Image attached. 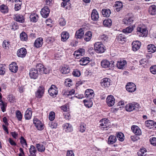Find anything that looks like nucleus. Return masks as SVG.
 <instances>
[{"label":"nucleus","instance_id":"obj_1","mask_svg":"<svg viewBox=\"0 0 156 156\" xmlns=\"http://www.w3.org/2000/svg\"><path fill=\"white\" fill-rule=\"evenodd\" d=\"M139 107L140 105L138 103L133 102L125 106V108L127 111L132 112L133 110H138Z\"/></svg>","mask_w":156,"mask_h":156},{"label":"nucleus","instance_id":"obj_2","mask_svg":"<svg viewBox=\"0 0 156 156\" xmlns=\"http://www.w3.org/2000/svg\"><path fill=\"white\" fill-rule=\"evenodd\" d=\"M136 32L140 36H144L147 35V30L145 26L143 24L139 25L137 27Z\"/></svg>","mask_w":156,"mask_h":156},{"label":"nucleus","instance_id":"obj_3","mask_svg":"<svg viewBox=\"0 0 156 156\" xmlns=\"http://www.w3.org/2000/svg\"><path fill=\"white\" fill-rule=\"evenodd\" d=\"M94 48L95 51L98 53H102L105 50L104 46L100 42H97L94 44Z\"/></svg>","mask_w":156,"mask_h":156},{"label":"nucleus","instance_id":"obj_4","mask_svg":"<svg viewBox=\"0 0 156 156\" xmlns=\"http://www.w3.org/2000/svg\"><path fill=\"white\" fill-rule=\"evenodd\" d=\"M114 62L113 61L109 62L108 60H104L101 62V65L103 68H106L113 67L114 65Z\"/></svg>","mask_w":156,"mask_h":156},{"label":"nucleus","instance_id":"obj_5","mask_svg":"<svg viewBox=\"0 0 156 156\" xmlns=\"http://www.w3.org/2000/svg\"><path fill=\"white\" fill-rule=\"evenodd\" d=\"M101 121L102 123L100 125L102 127V129L103 128V129L107 130L108 129V128L110 127L111 125L108 119H102L101 120Z\"/></svg>","mask_w":156,"mask_h":156},{"label":"nucleus","instance_id":"obj_6","mask_svg":"<svg viewBox=\"0 0 156 156\" xmlns=\"http://www.w3.org/2000/svg\"><path fill=\"white\" fill-rule=\"evenodd\" d=\"M57 88L55 85H52L48 90L49 95L53 97H55L58 94Z\"/></svg>","mask_w":156,"mask_h":156},{"label":"nucleus","instance_id":"obj_7","mask_svg":"<svg viewBox=\"0 0 156 156\" xmlns=\"http://www.w3.org/2000/svg\"><path fill=\"white\" fill-rule=\"evenodd\" d=\"M37 69H38L40 74H47L49 73L50 69L49 68H44V66L41 64H39L37 65L36 67Z\"/></svg>","mask_w":156,"mask_h":156},{"label":"nucleus","instance_id":"obj_8","mask_svg":"<svg viewBox=\"0 0 156 156\" xmlns=\"http://www.w3.org/2000/svg\"><path fill=\"white\" fill-rule=\"evenodd\" d=\"M44 92V88L43 86H40L35 93L36 97L37 98H40L43 95Z\"/></svg>","mask_w":156,"mask_h":156},{"label":"nucleus","instance_id":"obj_9","mask_svg":"<svg viewBox=\"0 0 156 156\" xmlns=\"http://www.w3.org/2000/svg\"><path fill=\"white\" fill-rule=\"evenodd\" d=\"M126 88V90L130 92H134L136 89V85L134 83L132 82L127 83Z\"/></svg>","mask_w":156,"mask_h":156},{"label":"nucleus","instance_id":"obj_10","mask_svg":"<svg viewBox=\"0 0 156 156\" xmlns=\"http://www.w3.org/2000/svg\"><path fill=\"white\" fill-rule=\"evenodd\" d=\"M38 69H31L30 70L29 73V76L31 78L33 79H36L37 78L38 75Z\"/></svg>","mask_w":156,"mask_h":156},{"label":"nucleus","instance_id":"obj_11","mask_svg":"<svg viewBox=\"0 0 156 156\" xmlns=\"http://www.w3.org/2000/svg\"><path fill=\"white\" fill-rule=\"evenodd\" d=\"M110 81L111 80L109 78H105L101 80L100 84L104 88L108 87L110 85Z\"/></svg>","mask_w":156,"mask_h":156},{"label":"nucleus","instance_id":"obj_12","mask_svg":"<svg viewBox=\"0 0 156 156\" xmlns=\"http://www.w3.org/2000/svg\"><path fill=\"white\" fill-rule=\"evenodd\" d=\"M106 101L107 105L109 107H111L115 103V99L112 95H110L107 97Z\"/></svg>","mask_w":156,"mask_h":156},{"label":"nucleus","instance_id":"obj_13","mask_svg":"<svg viewBox=\"0 0 156 156\" xmlns=\"http://www.w3.org/2000/svg\"><path fill=\"white\" fill-rule=\"evenodd\" d=\"M50 12V10L47 6H45L41 9V14L42 16L44 18L48 17Z\"/></svg>","mask_w":156,"mask_h":156},{"label":"nucleus","instance_id":"obj_14","mask_svg":"<svg viewBox=\"0 0 156 156\" xmlns=\"http://www.w3.org/2000/svg\"><path fill=\"white\" fill-rule=\"evenodd\" d=\"M27 53L26 49L25 48H23L18 50L17 55L19 57L23 58L25 56Z\"/></svg>","mask_w":156,"mask_h":156},{"label":"nucleus","instance_id":"obj_15","mask_svg":"<svg viewBox=\"0 0 156 156\" xmlns=\"http://www.w3.org/2000/svg\"><path fill=\"white\" fill-rule=\"evenodd\" d=\"M84 54V49L83 48H80L78 50L75 51L73 55L76 58H79L80 56L83 55Z\"/></svg>","mask_w":156,"mask_h":156},{"label":"nucleus","instance_id":"obj_16","mask_svg":"<svg viewBox=\"0 0 156 156\" xmlns=\"http://www.w3.org/2000/svg\"><path fill=\"white\" fill-rule=\"evenodd\" d=\"M85 95L86 97L87 98L89 99L92 98L94 96V91L92 89H87L85 91Z\"/></svg>","mask_w":156,"mask_h":156},{"label":"nucleus","instance_id":"obj_17","mask_svg":"<svg viewBox=\"0 0 156 156\" xmlns=\"http://www.w3.org/2000/svg\"><path fill=\"white\" fill-rule=\"evenodd\" d=\"M131 130L136 135H140L142 132L140 128L137 126L133 125L131 127Z\"/></svg>","mask_w":156,"mask_h":156},{"label":"nucleus","instance_id":"obj_18","mask_svg":"<svg viewBox=\"0 0 156 156\" xmlns=\"http://www.w3.org/2000/svg\"><path fill=\"white\" fill-rule=\"evenodd\" d=\"M43 39L42 37H39L37 38L35 41L34 45L37 48L41 47L43 44Z\"/></svg>","mask_w":156,"mask_h":156},{"label":"nucleus","instance_id":"obj_19","mask_svg":"<svg viewBox=\"0 0 156 156\" xmlns=\"http://www.w3.org/2000/svg\"><path fill=\"white\" fill-rule=\"evenodd\" d=\"M132 50L134 51H136L140 48L141 46V43L138 41L133 42L132 43Z\"/></svg>","mask_w":156,"mask_h":156},{"label":"nucleus","instance_id":"obj_20","mask_svg":"<svg viewBox=\"0 0 156 156\" xmlns=\"http://www.w3.org/2000/svg\"><path fill=\"white\" fill-rule=\"evenodd\" d=\"M91 17L92 20L94 21H96L98 19L99 15L96 9L93 10L91 15Z\"/></svg>","mask_w":156,"mask_h":156},{"label":"nucleus","instance_id":"obj_21","mask_svg":"<svg viewBox=\"0 0 156 156\" xmlns=\"http://www.w3.org/2000/svg\"><path fill=\"white\" fill-rule=\"evenodd\" d=\"M126 62V60L118 61L116 64L117 67L119 69H123L124 68Z\"/></svg>","mask_w":156,"mask_h":156},{"label":"nucleus","instance_id":"obj_22","mask_svg":"<svg viewBox=\"0 0 156 156\" xmlns=\"http://www.w3.org/2000/svg\"><path fill=\"white\" fill-rule=\"evenodd\" d=\"M90 61V58L87 57H85L81 58L79 62L80 65L85 66L88 64Z\"/></svg>","mask_w":156,"mask_h":156},{"label":"nucleus","instance_id":"obj_23","mask_svg":"<svg viewBox=\"0 0 156 156\" xmlns=\"http://www.w3.org/2000/svg\"><path fill=\"white\" fill-rule=\"evenodd\" d=\"M9 70L12 72L15 73L18 69L17 66L15 62H12L9 65Z\"/></svg>","mask_w":156,"mask_h":156},{"label":"nucleus","instance_id":"obj_24","mask_svg":"<svg viewBox=\"0 0 156 156\" xmlns=\"http://www.w3.org/2000/svg\"><path fill=\"white\" fill-rule=\"evenodd\" d=\"M134 20L133 17H126L123 20L124 23L126 25L131 24Z\"/></svg>","mask_w":156,"mask_h":156},{"label":"nucleus","instance_id":"obj_25","mask_svg":"<svg viewBox=\"0 0 156 156\" xmlns=\"http://www.w3.org/2000/svg\"><path fill=\"white\" fill-rule=\"evenodd\" d=\"M14 18L15 20L19 23H23L24 21L23 16L20 14H16L15 15Z\"/></svg>","mask_w":156,"mask_h":156},{"label":"nucleus","instance_id":"obj_26","mask_svg":"<svg viewBox=\"0 0 156 156\" xmlns=\"http://www.w3.org/2000/svg\"><path fill=\"white\" fill-rule=\"evenodd\" d=\"M84 34V30L83 29L80 28V29L76 31L75 34V37L77 38L81 39L83 37Z\"/></svg>","mask_w":156,"mask_h":156},{"label":"nucleus","instance_id":"obj_27","mask_svg":"<svg viewBox=\"0 0 156 156\" xmlns=\"http://www.w3.org/2000/svg\"><path fill=\"white\" fill-rule=\"evenodd\" d=\"M69 36L68 33L66 31H64L61 34V40L63 41H66Z\"/></svg>","mask_w":156,"mask_h":156},{"label":"nucleus","instance_id":"obj_28","mask_svg":"<svg viewBox=\"0 0 156 156\" xmlns=\"http://www.w3.org/2000/svg\"><path fill=\"white\" fill-rule=\"evenodd\" d=\"M63 127L67 132H71L73 129L71 125L68 123H66L63 125Z\"/></svg>","mask_w":156,"mask_h":156},{"label":"nucleus","instance_id":"obj_29","mask_svg":"<svg viewBox=\"0 0 156 156\" xmlns=\"http://www.w3.org/2000/svg\"><path fill=\"white\" fill-rule=\"evenodd\" d=\"M32 112L30 109H28L25 112L24 117L27 120L30 119L32 116Z\"/></svg>","mask_w":156,"mask_h":156},{"label":"nucleus","instance_id":"obj_30","mask_svg":"<svg viewBox=\"0 0 156 156\" xmlns=\"http://www.w3.org/2000/svg\"><path fill=\"white\" fill-rule=\"evenodd\" d=\"M16 4L15 5V9L18 11L21 9L22 5V0H14Z\"/></svg>","mask_w":156,"mask_h":156},{"label":"nucleus","instance_id":"obj_31","mask_svg":"<svg viewBox=\"0 0 156 156\" xmlns=\"http://www.w3.org/2000/svg\"><path fill=\"white\" fill-rule=\"evenodd\" d=\"M149 13L152 15L156 14V5H153L149 7Z\"/></svg>","mask_w":156,"mask_h":156},{"label":"nucleus","instance_id":"obj_32","mask_svg":"<svg viewBox=\"0 0 156 156\" xmlns=\"http://www.w3.org/2000/svg\"><path fill=\"white\" fill-rule=\"evenodd\" d=\"M29 151L30 154V156H36V153L37 151L34 146L32 145L30 146L29 149Z\"/></svg>","mask_w":156,"mask_h":156},{"label":"nucleus","instance_id":"obj_33","mask_svg":"<svg viewBox=\"0 0 156 156\" xmlns=\"http://www.w3.org/2000/svg\"><path fill=\"white\" fill-rule=\"evenodd\" d=\"M92 37V32L90 31H88L85 34L84 38V40L87 41H89L91 39Z\"/></svg>","mask_w":156,"mask_h":156},{"label":"nucleus","instance_id":"obj_34","mask_svg":"<svg viewBox=\"0 0 156 156\" xmlns=\"http://www.w3.org/2000/svg\"><path fill=\"white\" fill-rule=\"evenodd\" d=\"M148 51L151 53H154L156 51V47L153 44H149L147 46Z\"/></svg>","mask_w":156,"mask_h":156},{"label":"nucleus","instance_id":"obj_35","mask_svg":"<svg viewBox=\"0 0 156 156\" xmlns=\"http://www.w3.org/2000/svg\"><path fill=\"white\" fill-rule=\"evenodd\" d=\"M101 12L104 16L108 17L109 16L111 12L110 10L108 9H103L102 10Z\"/></svg>","mask_w":156,"mask_h":156},{"label":"nucleus","instance_id":"obj_36","mask_svg":"<svg viewBox=\"0 0 156 156\" xmlns=\"http://www.w3.org/2000/svg\"><path fill=\"white\" fill-rule=\"evenodd\" d=\"M36 147L38 151L42 152L44 151L45 147L42 144H36Z\"/></svg>","mask_w":156,"mask_h":156},{"label":"nucleus","instance_id":"obj_37","mask_svg":"<svg viewBox=\"0 0 156 156\" xmlns=\"http://www.w3.org/2000/svg\"><path fill=\"white\" fill-rule=\"evenodd\" d=\"M116 140L115 136L111 135L108 139V143L109 144H112L116 141Z\"/></svg>","mask_w":156,"mask_h":156},{"label":"nucleus","instance_id":"obj_38","mask_svg":"<svg viewBox=\"0 0 156 156\" xmlns=\"http://www.w3.org/2000/svg\"><path fill=\"white\" fill-rule=\"evenodd\" d=\"M61 72L63 74H67L69 72L70 69L68 66H64L62 67Z\"/></svg>","mask_w":156,"mask_h":156},{"label":"nucleus","instance_id":"obj_39","mask_svg":"<svg viewBox=\"0 0 156 156\" xmlns=\"http://www.w3.org/2000/svg\"><path fill=\"white\" fill-rule=\"evenodd\" d=\"M86 124L84 122H81L80 124L79 130L82 133H84L86 129Z\"/></svg>","mask_w":156,"mask_h":156},{"label":"nucleus","instance_id":"obj_40","mask_svg":"<svg viewBox=\"0 0 156 156\" xmlns=\"http://www.w3.org/2000/svg\"><path fill=\"white\" fill-rule=\"evenodd\" d=\"M146 152V149L143 148L139 151L137 153V154L138 156H146L147 154Z\"/></svg>","mask_w":156,"mask_h":156},{"label":"nucleus","instance_id":"obj_41","mask_svg":"<svg viewBox=\"0 0 156 156\" xmlns=\"http://www.w3.org/2000/svg\"><path fill=\"white\" fill-rule=\"evenodd\" d=\"M0 11L3 13H7L8 11V8L7 6L2 5L0 6Z\"/></svg>","mask_w":156,"mask_h":156},{"label":"nucleus","instance_id":"obj_42","mask_svg":"<svg viewBox=\"0 0 156 156\" xmlns=\"http://www.w3.org/2000/svg\"><path fill=\"white\" fill-rule=\"evenodd\" d=\"M112 24V21L111 19H107L103 22V24L105 27H109L111 26Z\"/></svg>","mask_w":156,"mask_h":156},{"label":"nucleus","instance_id":"obj_43","mask_svg":"<svg viewBox=\"0 0 156 156\" xmlns=\"http://www.w3.org/2000/svg\"><path fill=\"white\" fill-rule=\"evenodd\" d=\"M21 41H26L27 40L28 37L27 34L24 32H22L20 34Z\"/></svg>","mask_w":156,"mask_h":156},{"label":"nucleus","instance_id":"obj_44","mask_svg":"<svg viewBox=\"0 0 156 156\" xmlns=\"http://www.w3.org/2000/svg\"><path fill=\"white\" fill-rule=\"evenodd\" d=\"M115 6L116 7V10L117 12H119L123 6L122 3L119 1L116 2Z\"/></svg>","mask_w":156,"mask_h":156},{"label":"nucleus","instance_id":"obj_45","mask_svg":"<svg viewBox=\"0 0 156 156\" xmlns=\"http://www.w3.org/2000/svg\"><path fill=\"white\" fill-rule=\"evenodd\" d=\"M116 136L118 139L121 141H123L124 140V136L123 133L119 132L116 134Z\"/></svg>","mask_w":156,"mask_h":156},{"label":"nucleus","instance_id":"obj_46","mask_svg":"<svg viewBox=\"0 0 156 156\" xmlns=\"http://www.w3.org/2000/svg\"><path fill=\"white\" fill-rule=\"evenodd\" d=\"M116 39L119 41L124 42L126 40V38L123 34H120L117 37Z\"/></svg>","mask_w":156,"mask_h":156},{"label":"nucleus","instance_id":"obj_47","mask_svg":"<svg viewBox=\"0 0 156 156\" xmlns=\"http://www.w3.org/2000/svg\"><path fill=\"white\" fill-rule=\"evenodd\" d=\"M0 105L2 111L4 112L5 111L6 108L7 106L6 103L4 102L3 101H0Z\"/></svg>","mask_w":156,"mask_h":156},{"label":"nucleus","instance_id":"obj_48","mask_svg":"<svg viewBox=\"0 0 156 156\" xmlns=\"http://www.w3.org/2000/svg\"><path fill=\"white\" fill-rule=\"evenodd\" d=\"M146 126L148 127H150L154 125V122L151 120H148L146 121L145 122Z\"/></svg>","mask_w":156,"mask_h":156},{"label":"nucleus","instance_id":"obj_49","mask_svg":"<svg viewBox=\"0 0 156 156\" xmlns=\"http://www.w3.org/2000/svg\"><path fill=\"white\" fill-rule=\"evenodd\" d=\"M83 102L85 105L88 108L91 107L93 105V103L91 101L85 100H83Z\"/></svg>","mask_w":156,"mask_h":156},{"label":"nucleus","instance_id":"obj_50","mask_svg":"<svg viewBox=\"0 0 156 156\" xmlns=\"http://www.w3.org/2000/svg\"><path fill=\"white\" fill-rule=\"evenodd\" d=\"M16 116L19 121L21 120L22 118V115L21 113L19 110H17L16 112Z\"/></svg>","mask_w":156,"mask_h":156},{"label":"nucleus","instance_id":"obj_51","mask_svg":"<svg viewBox=\"0 0 156 156\" xmlns=\"http://www.w3.org/2000/svg\"><path fill=\"white\" fill-rule=\"evenodd\" d=\"M133 30V27H129L123 30V32L125 33H131Z\"/></svg>","mask_w":156,"mask_h":156},{"label":"nucleus","instance_id":"obj_52","mask_svg":"<svg viewBox=\"0 0 156 156\" xmlns=\"http://www.w3.org/2000/svg\"><path fill=\"white\" fill-rule=\"evenodd\" d=\"M38 17L36 14L31 15L30 16V18L31 21L36 22L37 19Z\"/></svg>","mask_w":156,"mask_h":156},{"label":"nucleus","instance_id":"obj_53","mask_svg":"<svg viewBox=\"0 0 156 156\" xmlns=\"http://www.w3.org/2000/svg\"><path fill=\"white\" fill-rule=\"evenodd\" d=\"M20 143L23 147H27V144L26 140L23 137H21L20 139Z\"/></svg>","mask_w":156,"mask_h":156},{"label":"nucleus","instance_id":"obj_54","mask_svg":"<svg viewBox=\"0 0 156 156\" xmlns=\"http://www.w3.org/2000/svg\"><path fill=\"white\" fill-rule=\"evenodd\" d=\"M55 113L54 112H51L50 113L48 116L49 119L51 121L53 120L55 118Z\"/></svg>","mask_w":156,"mask_h":156},{"label":"nucleus","instance_id":"obj_55","mask_svg":"<svg viewBox=\"0 0 156 156\" xmlns=\"http://www.w3.org/2000/svg\"><path fill=\"white\" fill-rule=\"evenodd\" d=\"M61 109L64 112H67L69 111V106L67 104H66L61 107Z\"/></svg>","mask_w":156,"mask_h":156},{"label":"nucleus","instance_id":"obj_56","mask_svg":"<svg viewBox=\"0 0 156 156\" xmlns=\"http://www.w3.org/2000/svg\"><path fill=\"white\" fill-rule=\"evenodd\" d=\"M150 70L152 74H156V65L150 67Z\"/></svg>","mask_w":156,"mask_h":156},{"label":"nucleus","instance_id":"obj_57","mask_svg":"<svg viewBox=\"0 0 156 156\" xmlns=\"http://www.w3.org/2000/svg\"><path fill=\"white\" fill-rule=\"evenodd\" d=\"M8 99L11 102L16 101L14 97L12 94L8 95Z\"/></svg>","mask_w":156,"mask_h":156},{"label":"nucleus","instance_id":"obj_58","mask_svg":"<svg viewBox=\"0 0 156 156\" xmlns=\"http://www.w3.org/2000/svg\"><path fill=\"white\" fill-rule=\"evenodd\" d=\"M50 127L52 129L56 128L58 125L57 123L54 122H51L49 124Z\"/></svg>","mask_w":156,"mask_h":156},{"label":"nucleus","instance_id":"obj_59","mask_svg":"<svg viewBox=\"0 0 156 156\" xmlns=\"http://www.w3.org/2000/svg\"><path fill=\"white\" fill-rule=\"evenodd\" d=\"M100 38L102 41L104 42L107 41L108 37L106 35L103 34L100 36Z\"/></svg>","mask_w":156,"mask_h":156},{"label":"nucleus","instance_id":"obj_60","mask_svg":"<svg viewBox=\"0 0 156 156\" xmlns=\"http://www.w3.org/2000/svg\"><path fill=\"white\" fill-rule=\"evenodd\" d=\"M151 144L154 146H156V138L153 137L151 138L150 139Z\"/></svg>","mask_w":156,"mask_h":156},{"label":"nucleus","instance_id":"obj_61","mask_svg":"<svg viewBox=\"0 0 156 156\" xmlns=\"http://www.w3.org/2000/svg\"><path fill=\"white\" fill-rule=\"evenodd\" d=\"M73 75L76 77H79L80 75V72L78 70H74L73 73Z\"/></svg>","mask_w":156,"mask_h":156},{"label":"nucleus","instance_id":"obj_62","mask_svg":"<svg viewBox=\"0 0 156 156\" xmlns=\"http://www.w3.org/2000/svg\"><path fill=\"white\" fill-rule=\"evenodd\" d=\"M59 23L61 26H64L66 24L65 19L63 18H61L59 19Z\"/></svg>","mask_w":156,"mask_h":156},{"label":"nucleus","instance_id":"obj_63","mask_svg":"<svg viewBox=\"0 0 156 156\" xmlns=\"http://www.w3.org/2000/svg\"><path fill=\"white\" fill-rule=\"evenodd\" d=\"M36 127L39 130H42L43 129V125L41 122L37 125Z\"/></svg>","mask_w":156,"mask_h":156},{"label":"nucleus","instance_id":"obj_64","mask_svg":"<svg viewBox=\"0 0 156 156\" xmlns=\"http://www.w3.org/2000/svg\"><path fill=\"white\" fill-rule=\"evenodd\" d=\"M9 42L6 41H4L3 42V46L4 48H5L7 49L9 47Z\"/></svg>","mask_w":156,"mask_h":156}]
</instances>
